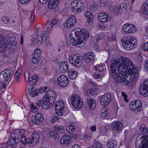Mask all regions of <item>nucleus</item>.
<instances>
[{
	"mask_svg": "<svg viewBox=\"0 0 148 148\" xmlns=\"http://www.w3.org/2000/svg\"><path fill=\"white\" fill-rule=\"evenodd\" d=\"M124 66V70L125 71L128 70L130 73V75H127L130 77L129 80L131 81V84L134 82L138 77L139 72L135 68H134L132 65V63L130 59L127 58V59Z\"/></svg>",
	"mask_w": 148,
	"mask_h": 148,
	"instance_id": "nucleus-1",
	"label": "nucleus"
},
{
	"mask_svg": "<svg viewBox=\"0 0 148 148\" xmlns=\"http://www.w3.org/2000/svg\"><path fill=\"white\" fill-rule=\"evenodd\" d=\"M127 59V57H121L118 59H114L112 60L110 63L111 73L119 72L121 68L124 69V66Z\"/></svg>",
	"mask_w": 148,
	"mask_h": 148,
	"instance_id": "nucleus-2",
	"label": "nucleus"
},
{
	"mask_svg": "<svg viewBox=\"0 0 148 148\" xmlns=\"http://www.w3.org/2000/svg\"><path fill=\"white\" fill-rule=\"evenodd\" d=\"M125 70L122 69L121 71L118 73H112L110 75L114 78L115 80L118 83H123L126 85L131 86V81L129 80L130 77L127 76L125 72Z\"/></svg>",
	"mask_w": 148,
	"mask_h": 148,
	"instance_id": "nucleus-3",
	"label": "nucleus"
},
{
	"mask_svg": "<svg viewBox=\"0 0 148 148\" xmlns=\"http://www.w3.org/2000/svg\"><path fill=\"white\" fill-rule=\"evenodd\" d=\"M121 41L124 48L128 50L135 48L137 45L136 39L130 36L121 38Z\"/></svg>",
	"mask_w": 148,
	"mask_h": 148,
	"instance_id": "nucleus-4",
	"label": "nucleus"
},
{
	"mask_svg": "<svg viewBox=\"0 0 148 148\" xmlns=\"http://www.w3.org/2000/svg\"><path fill=\"white\" fill-rule=\"evenodd\" d=\"M15 39V36L10 34L6 35V36L3 38L2 36L0 35V52H2L6 50L8 47L7 44L10 41L14 40Z\"/></svg>",
	"mask_w": 148,
	"mask_h": 148,
	"instance_id": "nucleus-5",
	"label": "nucleus"
},
{
	"mask_svg": "<svg viewBox=\"0 0 148 148\" xmlns=\"http://www.w3.org/2000/svg\"><path fill=\"white\" fill-rule=\"evenodd\" d=\"M69 61L73 66L79 67L83 62L82 57L79 54H72L69 58Z\"/></svg>",
	"mask_w": 148,
	"mask_h": 148,
	"instance_id": "nucleus-6",
	"label": "nucleus"
},
{
	"mask_svg": "<svg viewBox=\"0 0 148 148\" xmlns=\"http://www.w3.org/2000/svg\"><path fill=\"white\" fill-rule=\"evenodd\" d=\"M84 3L81 1H75L71 3L70 8L75 13L82 12L84 8Z\"/></svg>",
	"mask_w": 148,
	"mask_h": 148,
	"instance_id": "nucleus-7",
	"label": "nucleus"
},
{
	"mask_svg": "<svg viewBox=\"0 0 148 148\" xmlns=\"http://www.w3.org/2000/svg\"><path fill=\"white\" fill-rule=\"evenodd\" d=\"M71 104L76 108H80L83 106V101L77 94L73 95L71 98Z\"/></svg>",
	"mask_w": 148,
	"mask_h": 148,
	"instance_id": "nucleus-8",
	"label": "nucleus"
},
{
	"mask_svg": "<svg viewBox=\"0 0 148 148\" xmlns=\"http://www.w3.org/2000/svg\"><path fill=\"white\" fill-rule=\"evenodd\" d=\"M76 18L73 15L69 16L64 23V26L66 28L73 27L76 25Z\"/></svg>",
	"mask_w": 148,
	"mask_h": 148,
	"instance_id": "nucleus-9",
	"label": "nucleus"
},
{
	"mask_svg": "<svg viewBox=\"0 0 148 148\" xmlns=\"http://www.w3.org/2000/svg\"><path fill=\"white\" fill-rule=\"evenodd\" d=\"M111 101V96L108 93L105 94L101 97L100 99L101 105L105 107L108 105Z\"/></svg>",
	"mask_w": 148,
	"mask_h": 148,
	"instance_id": "nucleus-10",
	"label": "nucleus"
},
{
	"mask_svg": "<svg viewBox=\"0 0 148 148\" xmlns=\"http://www.w3.org/2000/svg\"><path fill=\"white\" fill-rule=\"evenodd\" d=\"M55 109L56 114L58 115L62 116L63 115L62 111L64 108V104L63 101H58L55 105Z\"/></svg>",
	"mask_w": 148,
	"mask_h": 148,
	"instance_id": "nucleus-11",
	"label": "nucleus"
},
{
	"mask_svg": "<svg viewBox=\"0 0 148 148\" xmlns=\"http://www.w3.org/2000/svg\"><path fill=\"white\" fill-rule=\"evenodd\" d=\"M58 83L61 87H65L69 83V78L64 75H62L57 79Z\"/></svg>",
	"mask_w": 148,
	"mask_h": 148,
	"instance_id": "nucleus-12",
	"label": "nucleus"
},
{
	"mask_svg": "<svg viewBox=\"0 0 148 148\" xmlns=\"http://www.w3.org/2000/svg\"><path fill=\"white\" fill-rule=\"evenodd\" d=\"M46 100L48 101L49 103L52 105L54 104L56 101L55 94L54 92L51 90H49L46 92Z\"/></svg>",
	"mask_w": 148,
	"mask_h": 148,
	"instance_id": "nucleus-13",
	"label": "nucleus"
},
{
	"mask_svg": "<svg viewBox=\"0 0 148 148\" xmlns=\"http://www.w3.org/2000/svg\"><path fill=\"white\" fill-rule=\"evenodd\" d=\"M44 120L43 115L40 113H36L34 116H32L31 119L32 122L35 124H41Z\"/></svg>",
	"mask_w": 148,
	"mask_h": 148,
	"instance_id": "nucleus-14",
	"label": "nucleus"
},
{
	"mask_svg": "<svg viewBox=\"0 0 148 148\" xmlns=\"http://www.w3.org/2000/svg\"><path fill=\"white\" fill-rule=\"evenodd\" d=\"M98 19L101 23H105L108 21H110L111 19V17L109 14L104 12L99 13L98 16Z\"/></svg>",
	"mask_w": 148,
	"mask_h": 148,
	"instance_id": "nucleus-15",
	"label": "nucleus"
},
{
	"mask_svg": "<svg viewBox=\"0 0 148 148\" xmlns=\"http://www.w3.org/2000/svg\"><path fill=\"white\" fill-rule=\"evenodd\" d=\"M148 85V81L146 80L141 84L140 86L139 91L140 94L144 97H147L148 96V94L146 93L147 91V86Z\"/></svg>",
	"mask_w": 148,
	"mask_h": 148,
	"instance_id": "nucleus-16",
	"label": "nucleus"
},
{
	"mask_svg": "<svg viewBox=\"0 0 148 148\" xmlns=\"http://www.w3.org/2000/svg\"><path fill=\"white\" fill-rule=\"evenodd\" d=\"M10 138L8 140V143L9 145H15L19 142V139L18 135L16 133H12L10 135Z\"/></svg>",
	"mask_w": 148,
	"mask_h": 148,
	"instance_id": "nucleus-17",
	"label": "nucleus"
},
{
	"mask_svg": "<svg viewBox=\"0 0 148 148\" xmlns=\"http://www.w3.org/2000/svg\"><path fill=\"white\" fill-rule=\"evenodd\" d=\"M76 37L74 32L72 31L70 34V43L78 47L82 44V40L79 41V40L77 39V38H75Z\"/></svg>",
	"mask_w": 148,
	"mask_h": 148,
	"instance_id": "nucleus-18",
	"label": "nucleus"
},
{
	"mask_svg": "<svg viewBox=\"0 0 148 148\" xmlns=\"http://www.w3.org/2000/svg\"><path fill=\"white\" fill-rule=\"evenodd\" d=\"M72 139L71 137L68 135H64L61 138L60 142L62 144H66V145L69 146L72 142Z\"/></svg>",
	"mask_w": 148,
	"mask_h": 148,
	"instance_id": "nucleus-19",
	"label": "nucleus"
},
{
	"mask_svg": "<svg viewBox=\"0 0 148 148\" xmlns=\"http://www.w3.org/2000/svg\"><path fill=\"white\" fill-rule=\"evenodd\" d=\"M28 75L27 83L29 85H35L38 80V76L36 75H34L30 77V75L29 73H28Z\"/></svg>",
	"mask_w": 148,
	"mask_h": 148,
	"instance_id": "nucleus-20",
	"label": "nucleus"
},
{
	"mask_svg": "<svg viewBox=\"0 0 148 148\" xmlns=\"http://www.w3.org/2000/svg\"><path fill=\"white\" fill-rule=\"evenodd\" d=\"M69 66L68 62L66 61L62 62L59 65V69L60 71L64 73L69 71Z\"/></svg>",
	"mask_w": 148,
	"mask_h": 148,
	"instance_id": "nucleus-21",
	"label": "nucleus"
},
{
	"mask_svg": "<svg viewBox=\"0 0 148 148\" xmlns=\"http://www.w3.org/2000/svg\"><path fill=\"white\" fill-rule=\"evenodd\" d=\"M134 104L135 105L136 109L138 111H140L142 106L141 102L139 100L132 101L130 103V108L133 109V107L134 106Z\"/></svg>",
	"mask_w": 148,
	"mask_h": 148,
	"instance_id": "nucleus-22",
	"label": "nucleus"
},
{
	"mask_svg": "<svg viewBox=\"0 0 148 148\" xmlns=\"http://www.w3.org/2000/svg\"><path fill=\"white\" fill-rule=\"evenodd\" d=\"M94 54L92 53H88L84 54L83 59L86 63H89L92 61L94 59Z\"/></svg>",
	"mask_w": 148,
	"mask_h": 148,
	"instance_id": "nucleus-23",
	"label": "nucleus"
},
{
	"mask_svg": "<svg viewBox=\"0 0 148 148\" xmlns=\"http://www.w3.org/2000/svg\"><path fill=\"white\" fill-rule=\"evenodd\" d=\"M112 127L114 131H120L122 128V125L119 121H114L112 125Z\"/></svg>",
	"mask_w": 148,
	"mask_h": 148,
	"instance_id": "nucleus-24",
	"label": "nucleus"
},
{
	"mask_svg": "<svg viewBox=\"0 0 148 148\" xmlns=\"http://www.w3.org/2000/svg\"><path fill=\"white\" fill-rule=\"evenodd\" d=\"M59 0H49L48 3V7L50 9H54L57 6Z\"/></svg>",
	"mask_w": 148,
	"mask_h": 148,
	"instance_id": "nucleus-25",
	"label": "nucleus"
},
{
	"mask_svg": "<svg viewBox=\"0 0 148 148\" xmlns=\"http://www.w3.org/2000/svg\"><path fill=\"white\" fill-rule=\"evenodd\" d=\"M86 103L88 104L91 109H94L96 106L95 100L91 98H88L86 100Z\"/></svg>",
	"mask_w": 148,
	"mask_h": 148,
	"instance_id": "nucleus-26",
	"label": "nucleus"
},
{
	"mask_svg": "<svg viewBox=\"0 0 148 148\" xmlns=\"http://www.w3.org/2000/svg\"><path fill=\"white\" fill-rule=\"evenodd\" d=\"M26 131L24 130H21L19 132V135L20 136V142L23 144H25L26 138L25 136Z\"/></svg>",
	"mask_w": 148,
	"mask_h": 148,
	"instance_id": "nucleus-27",
	"label": "nucleus"
},
{
	"mask_svg": "<svg viewBox=\"0 0 148 148\" xmlns=\"http://www.w3.org/2000/svg\"><path fill=\"white\" fill-rule=\"evenodd\" d=\"M45 34V32L43 31L39 32L37 36V40L38 44L41 45L43 42V35Z\"/></svg>",
	"mask_w": 148,
	"mask_h": 148,
	"instance_id": "nucleus-28",
	"label": "nucleus"
},
{
	"mask_svg": "<svg viewBox=\"0 0 148 148\" xmlns=\"http://www.w3.org/2000/svg\"><path fill=\"white\" fill-rule=\"evenodd\" d=\"M58 21V19L54 18L51 21H48L46 24V26L47 29H50L53 26L56 24Z\"/></svg>",
	"mask_w": 148,
	"mask_h": 148,
	"instance_id": "nucleus-29",
	"label": "nucleus"
},
{
	"mask_svg": "<svg viewBox=\"0 0 148 148\" xmlns=\"http://www.w3.org/2000/svg\"><path fill=\"white\" fill-rule=\"evenodd\" d=\"M68 72V76L71 79H75L77 76V72L75 70L70 69Z\"/></svg>",
	"mask_w": 148,
	"mask_h": 148,
	"instance_id": "nucleus-30",
	"label": "nucleus"
},
{
	"mask_svg": "<svg viewBox=\"0 0 148 148\" xmlns=\"http://www.w3.org/2000/svg\"><path fill=\"white\" fill-rule=\"evenodd\" d=\"M84 15L88 18L87 21L88 24L92 22L93 16L92 14L90 12H85L84 13Z\"/></svg>",
	"mask_w": 148,
	"mask_h": 148,
	"instance_id": "nucleus-31",
	"label": "nucleus"
},
{
	"mask_svg": "<svg viewBox=\"0 0 148 148\" xmlns=\"http://www.w3.org/2000/svg\"><path fill=\"white\" fill-rule=\"evenodd\" d=\"M47 135L49 138L53 137L55 139H58L59 135L56 132L50 131L47 134Z\"/></svg>",
	"mask_w": 148,
	"mask_h": 148,
	"instance_id": "nucleus-32",
	"label": "nucleus"
},
{
	"mask_svg": "<svg viewBox=\"0 0 148 148\" xmlns=\"http://www.w3.org/2000/svg\"><path fill=\"white\" fill-rule=\"evenodd\" d=\"M32 141L34 145L37 143L39 140V135L37 133H34L32 135Z\"/></svg>",
	"mask_w": 148,
	"mask_h": 148,
	"instance_id": "nucleus-33",
	"label": "nucleus"
},
{
	"mask_svg": "<svg viewBox=\"0 0 148 148\" xmlns=\"http://www.w3.org/2000/svg\"><path fill=\"white\" fill-rule=\"evenodd\" d=\"M20 69H18L15 73L14 75V81L16 83H18L20 82V75L21 73Z\"/></svg>",
	"mask_w": 148,
	"mask_h": 148,
	"instance_id": "nucleus-34",
	"label": "nucleus"
},
{
	"mask_svg": "<svg viewBox=\"0 0 148 148\" xmlns=\"http://www.w3.org/2000/svg\"><path fill=\"white\" fill-rule=\"evenodd\" d=\"M83 35H85L86 37H89V34L88 31L86 29H82V32L80 34V35H79V39L82 40L84 38Z\"/></svg>",
	"mask_w": 148,
	"mask_h": 148,
	"instance_id": "nucleus-35",
	"label": "nucleus"
},
{
	"mask_svg": "<svg viewBox=\"0 0 148 148\" xmlns=\"http://www.w3.org/2000/svg\"><path fill=\"white\" fill-rule=\"evenodd\" d=\"M139 130L146 135L148 134V129L144 124H142L140 125Z\"/></svg>",
	"mask_w": 148,
	"mask_h": 148,
	"instance_id": "nucleus-36",
	"label": "nucleus"
},
{
	"mask_svg": "<svg viewBox=\"0 0 148 148\" xmlns=\"http://www.w3.org/2000/svg\"><path fill=\"white\" fill-rule=\"evenodd\" d=\"M141 142V146L142 148H148V136L145 137L143 141Z\"/></svg>",
	"mask_w": 148,
	"mask_h": 148,
	"instance_id": "nucleus-37",
	"label": "nucleus"
},
{
	"mask_svg": "<svg viewBox=\"0 0 148 148\" xmlns=\"http://www.w3.org/2000/svg\"><path fill=\"white\" fill-rule=\"evenodd\" d=\"M107 145L109 148H115L116 146V142L112 139L110 140L107 143Z\"/></svg>",
	"mask_w": 148,
	"mask_h": 148,
	"instance_id": "nucleus-38",
	"label": "nucleus"
},
{
	"mask_svg": "<svg viewBox=\"0 0 148 148\" xmlns=\"http://www.w3.org/2000/svg\"><path fill=\"white\" fill-rule=\"evenodd\" d=\"M140 11L144 14L148 15V4L142 5Z\"/></svg>",
	"mask_w": 148,
	"mask_h": 148,
	"instance_id": "nucleus-39",
	"label": "nucleus"
},
{
	"mask_svg": "<svg viewBox=\"0 0 148 148\" xmlns=\"http://www.w3.org/2000/svg\"><path fill=\"white\" fill-rule=\"evenodd\" d=\"M106 67L104 64H98L97 66H95L94 68L95 70H98L100 72H101L106 69Z\"/></svg>",
	"mask_w": 148,
	"mask_h": 148,
	"instance_id": "nucleus-40",
	"label": "nucleus"
},
{
	"mask_svg": "<svg viewBox=\"0 0 148 148\" xmlns=\"http://www.w3.org/2000/svg\"><path fill=\"white\" fill-rule=\"evenodd\" d=\"M29 89V88L28 89V92L31 97H34L38 95V90H35L34 88H31L30 90Z\"/></svg>",
	"mask_w": 148,
	"mask_h": 148,
	"instance_id": "nucleus-41",
	"label": "nucleus"
},
{
	"mask_svg": "<svg viewBox=\"0 0 148 148\" xmlns=\"http://www.w3.org/2000/svg\"><path fill=\"white\" fill-rule=\"evenodd\" d=\"M92 148H103L102 144L98 141H95L92 145Z\"/></svg>",
	"mask_w": 148,
	"mask_h": 148,
	"instance_id": "nucleus-42",
	"label": "nucleus"
},
{
	"mask_svg": "<svg viewBox=\"0 0 148 148\" xmlns=\"http://www.w3.org/2000/svg\"><path fill=\"white\" fill-rule=\"evenodd\" d=\"M127 7V5L126 4H122L121 5L118 6V10L117 11H116V12H119L121 10V9L122 8V10H126V8Z\"/></svg>",
	"mask_w": 148,
	"mask_h": 148,
	"instance_id": "nucleus-43",
	"label": "nucleus"
},
{
	"mask_svg": "<svg viewBox=\"0 0 148 148\" xmlns=\"http://www.w3.org/2000/svg\"><path fill=\"white\" fill-rule=\"evenodd\" d=\"M75 128L74 126L73 125H70L67 127L66 130L67 131L70 133H73L75 130Z\"/></svg>",
	"mask_w": 148,
	"mask_h": 148,
	"instance_id": "nucleus-44",
	"label": "nucleus"
},
{
	"mask_svg": "<svg viewBox=\"0 0 148 148\" xmlns=\"http://www.w3.org/2000/svg\"><path fill=\"white\" fill-rule=\"evenodd\" d=\"M7 45H8V47L7 48H8L9 49H10L11 47L16 46L17 42L14 40L10 41V42H8V43L7 44Z\"/></svg>",
	"mask_w": 148,
	"mask_h": 148,
	"instance_id": "nucleus-45",
	"label": "nucleus"
},
{
	"mask_svg": "<svg viewBox=\"0 0 148 148\" xmlns=\"http://www.w3.org/2000/svg\"><path fill=\"white\" fill-rule=\"evenodd\" d=\"M47 101L46 100V101H43L41 107L42 109L47 110L49 108V106Z\"/></svg>",
	"mask_w": 148,
	"mask_h": 148,
	"instance_id": "nucleus-46",
	"label": "nucleus"
},
{
	"mask_svg": "<svg viewBox=\"0 0 148 148\" xmlns=\"http://www.w3.org/2000/svg\"><path fill=\"white\" fill-rule=\"evenodd\" d=\"M98 6L97 5L93 4L90 7V9L92 12H97Z\"/></svg>",
	"mask_w": 148,
	"mask_h": 148,
	"instance_id": "nucleus-47",
	"label": "nucleus"
},
{
	"mask_svg": "<svg viewBox=\"0 0 148 148\" xmlns=\"http://www.w3.org/2000/svg\"><path fill=\"white\" fill-rule=\"evenodd\" d=\"M110 115V112L108 109H106L104 111L101 112V115L102 117L108 116Z\"/></svg>",
	"mask_w": 148,
	"mask_h": 148,
	"instance_id": "nucleus-48",
	"label": "nucleus"
},
{
	"mask_svg": "<svg viewBox=\"0 0 148 148\" xmlns=\"http://www.w3.org/2000/svg\"><path fill=\"white\" fill-rule=\"evenodd\" d=\"M1 20L5 24H8L10 21V20L8 17L5 16H3L1 18Z\"/></svg>",
	"mask_w": 148,
	"mask_h": 148,
	"instance_id": "nucleus-49",
	"label": "nucleus"
},
{
	"mask_svg": "<svg viewBox=\"0 0 148 148\" xmlns=\"http://www.w3.org/2000/svg\"><path fill=\"white\" fill-rule=\"evenodd\" d=\"M130 29L129 30V32L130 33H133L137 31V29L135 27V26L133 24H130Z\"/></svg>",
	"mask_w": 148,
	"mask_h": 148,
	"instance_id": "nucleus-50",
	"label": "nucleus"
},
{
	"mask_svg": "<svg viewBox=\"0 0 148 148\" xmlns=\"http://www.w3.org/2000/svg\"><path fill=\"white\" fill-rule=\"evenodd\" d=\"M82 29L80 28H78L77 29H75V30L74 32V34H75L76 37L77 38L79 37V35H80V34L82 32Z\"/></svg>",
	"mask_w": 148,
	"mask_h": 148,
	"instance_id": "nucleus-51",
	"label": "nucleus"
},
{
	"mask_svg": "<svg viewBox=\"0 0 148 148\" xmlns=\"http://www.w3.org/2000/svg\"><path fill=\"white\" fill-rule=\"evenodd\" d=\"M30 106H31V109L32 112H35L38 110V108L36 106L34 105L33 103L31 104Z\"/></svg>",
	"mask_w": 148,
	"mask_h": 148,
	"instance_id": "nucleus-52",
	"label": "nucleus"
},
{
	"mask_svg": "<svg viewBox=\"0 0 148 148\" xmlns=\"http://www.w3.org/2000/svg\"><path fill=\"white\" fill-rule=\"evenodd\" d=\"M32 140L31 138H26L25 140V144L27 143L31 145L32 146L34 145V143L32 141Z\"/></svg>",
	"mask_w": 148,
	"mask_h": 148,
	"instance_id": "nucleus-53",
	"label": "nucleus"
},
{
	"mask_svg": "<svg viewBox=\"0 0 148 148\" xmlns=\"http://www.w3.org/2000/svg\"><path fill=\"white\" fill-rule=\"evenodd\" d=\"M32 63L35 64H37L38 63L39 60L36 56H34L32 58Z\"/></svg>",
	"mask_w": 148,
	"mask_h": 148,
	"instance_id": "nucleus-54",
	"label": "nucleus"
},
{
	"mask_svg": "<svg viewBox=\"0 0 148 148\" xmlns=\"http://www.w3.org/2000/svg\"><path fill=\"white\" fill-rule=\"evenodd\" d=\"M12 53H14L17 52L18 50V48L17 46L11 47L10 49H9Z\"/></svg>",
	"mask_w": 148,
	"mask_h": 148,
	"instance_id": "nucleus-55",
	"label": "nucleus"
},
{
	"mask_svg": "<svg viewBox=\"0 0 148 148\" xmlns=\"http://www.w3.org/2000/svg\"><path fill=\"white\" fill-rule=\"evenodd\" d=\"M116 37L114 34H112L111 36L108 38V40L110 42L114 41L116 39Z\"/></svg>",
	"mask_w": 148,
	"mask_h": 148,
	"instance_id": "nucleus-56",
	"label": "nucleus"
},
{
	"mask_svg": "<svg viewBox=\"0 0 148 148\" xmlns=\"http://www.w3.org/2000/svg\"><path fill=\"white\" fill-rule=\"evenodd\" d=\"M99 4L101 7H104L107 5L106 2L103 0H99Z\"/></svg>",
	"mask_w": 148,
	"mask_h": 148,
	"instance_id": "nucleus-57",
	"label": "nucleus"
},
{
	"mask_svg": "<svg viewBox=\"0 0 148 148\" xmlns=\"http://www.w3.org/2000/svg\"><path fill=\"white\" fill-rule=\"evenodd\" d=\"M64 127L62 126H58V125L55 126V130L57 131L60 132L63 130Z\"/></svg>",
	"mask_w": 148,
	"mask_h": 148,
	"instance_id": "nucleus-58",
	"label": "nucleus"
},
{
	"mask_svg": "<svg viewBox=\"0 0 148 148\" xmlns=\"http://www.w3.org/2000/svg\"><path fill=\"white\" fill-rule=\"evenodd\" d=\"M95 92V90L94 89L91 88L90 90L87 91V93L88 95L89 96L90 95H92L94 94Z\"/></svg>",
	"mask_w": 148,
	"mask_h": 148,
	"instance_id": "nucleus-59",
	"label": "nucleus"
},
{
	"mask_svg": "<svg viewBox=\"0 0 148 148\" xmlns=\"http://www.w3.org/2000/svg\"><path fill=\"white\" fill-rule=\"evenodd\" d=\"M142 49L144 51H148V42H146L143 45Z\"/></svg>",
	"mask_w": 148,
	"mask_h": 148,
	"instance_id": "nucleus-60",
	"label": "nucleus"
},
{
	"mask_svg": "<svg viewBox=\"0 0 148 148\" xmlns=\"http://www.w3.org/2000/svg\"><path fill=\"white\" fill-rule=\"evenodd\" d=\"M43 101L41 100H39L36 103V104L38 108H40L42 107V104Z\"/></svg>",
	"mask_w": 148,
	"mask_h": 148,
	"instance_id": "nucleus-61",
	"label": "nucleus"
},
{
	"mask_svg": "<svg viewBox=\"0 0 148 148\" xmlns=\"http://www.w3.org/2000/svg\"><path fill=\"white\" fill-rule=\"evenodd\" d=\"M95 37L96 38L97 42L99 40L102 39L103 38V37H102V35L101 34L96 35L95 36Z\"/></svg>",
	"mask_w": 148,
	"mask_h": 148,
	"instance_id": "nucleus-62",
	"label": "nucleus"
},
{
	"mask_svg": "<svg viewBox=\"0 0 148 148\" xmlns=\"http://www.w3.org/2000/svg\"><path fill=\"white\" fill-rule=\"evenodd\" d=\"M18 1L20 4L24 5L27 4L29 2L30 0H18Z\"/></svg>",
	"mask_w": 148,
	"mask_h": 148,
	"instance_id": "nucleus-63",
	"label": "nucleus"
},
{
	"mask_svg": "<svg viewBox=\"0 0 148 148\" xmlns=\"http://www.w3.org/2000/svg\"><path fill=\"white\" fill-rule=\"evenodd\" d=\"M4 74L3 73V71L0 72V82H3L5 81V79L4 78Z\"/></svg>",
	"mask_w": 148,
	"mask_h": 148,
	"instance_id": "nucleus-64",
	"label": "nucleus"
}]
</instances>
